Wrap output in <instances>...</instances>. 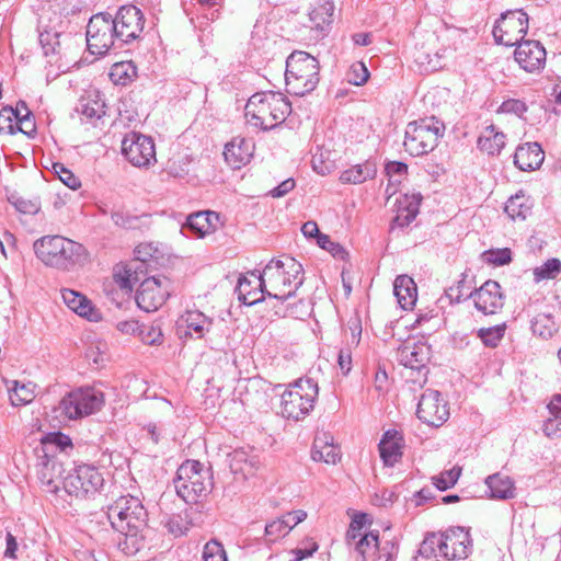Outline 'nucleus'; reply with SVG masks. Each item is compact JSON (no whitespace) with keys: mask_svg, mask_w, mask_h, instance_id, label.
Here are the masks:
<instances>
[{"mask_svg":"<svg viewBox=\"0 0 561 561\" xmlns=\"http://www.w3.org/2000/svg\"><path fill=\"white\" fill-rule=\"evenodd\" d=\"M112 528L124 538L118 541V548L128 556L136 554L145 539L148 513L138 497L127 495L116 500L107 512Z\"/></svg>","mask_w":561,"mask_h":561,"instance_id":"1","label":"nucleus"},{"mask_svg":"<svg viewBox=\"0 0 561 561\" xmlns=\"http://www.w3.org/2000/svg\"><path fill=\"white\" fill-rule=\"evenodd\" d=\"M33 249L41 262L60 271H73L89 261V252L83 244L59 234L37 239Z\"/></svg>","mask_w":561,"mask_h":561,"instance_id":"2","label":"nucleus"},{"mask_svg":"<svg viewBox=\"0 0 561 561\" xmlns=\"http://www.w3.org/2000/svg\"><path fill=\"white\" fill-rule=\"evenodd\" d=\"M244 111L249 123L267 131L285 122L291 113V103L280 92L262 91L250 96Z\"/></svg>","mask_w":561,"mask_h":561,"instance_id":"3","label":"nucleus"},{"mask_svg":"<svg viewBox=\"0 0 561 561\" xmlns=\"http://www.w3.org/2000/svg\"><path fill=\"white\" fill-rule=\"evenodd\" d=\"M320 81L319 60L304 50H294L286 59L287 92L296 96L311 93Z\"/></svg>","mask_w":561,"mask_h":561,"instance_id":"4","label":"nucleus"},{"mask_svg":"<svg viewBox=\"0 0 561 561\" xmlns=\"http://www.w3.org/2000/svg\"><path fill=\"white\" fill-rule=\"evenodd\" d=\"M178 495L186 503H197L213 489L211 467H205L194 459L185 460L176 470L173 479Z\"/></svg>","mask_w":561,"mask_h":561,"instance_id":"5","label":"nucleus"},{"mask_svg":"<svg viewBox=\"0 0 561 561\" xmlns=\"http://www.w3.org/2000/svg\"><path fill=\"white\" fill-rule=\"evenodd\" d=\"M445 134V124L435 116L410 122L404 133V150L412 157L433 151Z\"/></svg>","mask_w":561,"mask_h":561,"instance_id":"6","label":"nucleus"},{"mask_svg":"<svg viewBox=\"0 0 561 561\" xmlns=\"http://www.w3.org/2000/svg\"><path fill=\"white\" fill-rule=\"evenodd\" d=\"M318 394V383L312 378H299L282 394V415L295 421L304 420L313 410Z\"/></svg>","mask_w":561,"mask_h":561,"instance_id":"7","label":"nucleus"},{"mask_svg":"<svg viewBox=\"0 0 561 561\" xmlns=\"http://www.w3.org/2000/svg\"><path fill=\"white\" fill-rule=\"evenodd\" d=\"M105 403L104 393L93 387H83L66 393L55 412L68 420H78L99 412Z\"/></svg>","mask_w":561,"mask_h":561,"instance_id":"8","label":"nucleus"},{"mask_svg":"<svg viewBox=\"0 0 561 561\" xmlns=\"http://www.w3.org/2000/svg\"><path fill=\"white\" fill-rule=\"evenodd\" d=\"M116 32L111 13L100 12L92 15L85 32L89 51L92 55L105 56L111 48H122Z\"/></svg>","mask_w":561,"mask_h":561,"instance_id":"9","label":"nucleus"},{"mask_svg":"<svg viewBox=\"0 0 561 561\" xmlns=\"http://www.w3.org/2000/svg\"><path fill=\"white\" fill-rule=\"evenodd\" d=\"M528 32V14L522 9L501 14L493 26V37L497 44L517 46Z\"/></svg>","mask_w":561,"mask_h":561,"instance_id":"10","label":"nucleus"},{"mask_svg":"<svg viewBox=\"0 0 561 561\" xmlns=\"http://www.w3.org/2000/svg\"><path fill=\"white\" fill-rule=\"evenodd\" d=\"M65 491L76 497H89L96 494L104 484L99 469L91 465L77 466L62 482Z\"/></svg>","mask_w":561,"mask_h":561,"instance_id":"11","label":"nucleus"},{"mask_svg":"<svg viewBox=\"0 0 561 561\" xmlns=\"http://www.w3.org/2000/svg\"><path fill=\"white\" fill-rule=\"evenodd\" d=\"M284 263L282 260L272 259L261 271V275L264 276L265 283H268L271 290L267 289V297L273 299L272 307L275 308V314L285 317L287 314V308L284 304L291 297L295 296V289L286 290L287 279L283 271Z\"/></svg>","mask_w":561,"mask_h":561,"instance_id":"12","label":"nucleus"},{"mask_svg":"<svg viewBox=\"0 0 561 561\" xmlns=\"http://www.w3.org/2000/svg\"><path fill=\"white\" fill-rule=\"evenodd\" d=\"M170 296V279L165 276L144 278L136 291L137 306L146 312L158 310Z\"/></svg>","mask_w":561,"mask_h":561,"instance_id":"13","label":"nucleus"},{"mask_svg":"<svg viewBox=\"0 0 561 561\" xmlns=\"http://www.w3.org/2000/svg\"><path fill=\"white\" fill-rule=\"evenodd\" d=\"M113 25L117 30L118 45L124 46L140 37L144 31L145 16L136 5H123L113 16Z\"/></svg>","mask_w":561,"mask_h":561,"instance_id":"14","label":"nucleus"},{"mask_svg":"<svg viewBox=\"0 0 561 561\" xmlns=\"http://www.w3.org/2000/svg\"><path fill=\"white\" fill-rule=\"evenodd\" d=\"M122 153L135 167H147L156 161L152 138L136 131L127 134L122 140Z\"/></svg>","mask_w":561,"mask_h":561,"instance_id":"15","label":"nucleus"},{"mask_svg":"<svg viewBox=\"0 0 561 561\" xmlns=\"http://www.w3.org/2000/svg\"><path fill=\"white\" fill-rule=\"evenodd\" d=\"M431 348L425 343H405L397 351L399 364L416 373L414 382H425L428 374Z\"/></svg>","mask_w":561,"mask_h":561,"instance_id":"16","label":"nucleus"},{"mask_svg":"<svg viewBox=\"0 0 561 561\" xmlns=\"http://www.w3.org/2000/svg\"><path fill=\"white\" fill-rule=\"evenodd\" d=\"M416 415L423 423L438 427L449 416L448 403L438 390L426 389L419 400Z\"/></svg>","mask_w":561,"mask_h":561,"instance_id":"17","label":"nucleus"},{"mask_svg":"<svg viewBox=\"0 0 561 561\" xmlns=\"http://www.w3.org/2000/svg\"><path fill=\"white\" fill-rule=\"evenodd\" d=\"M149 244L138 245L136 249L137 257L115 272L114 279L122 289L130 291L137 283H141L144 278L148 277L147 261L148 256H151Z\"/></svg>","mask_w":561,"mask_h":561,"instance_id":"18","label":"nucleus"},{"mask_svg":"<svg viewBox=\"0 0 561 561\" xmlns=\"http://www.w3.org/2000/svg\"><path fill=\"white\" fill-rule=\"evenodd\" d=\"M439 556L446 560L466 559L470 553V534L462 527H451L437 534Z\"/></svg>","mask_w":561,"mask_h":561,"instance_id":"19","label":"nucleus"},{"mask_svg":"<svg viewBox=\"0 0 561 561\" xmlns=\"http://www.w3.org/2000/svg\"><path fill=\"white\" fill-rule=\"evenodd\" d=\"M466 297L473 300L477 310L483 314H495L504 307V293L501 285L488 279L479 288L470 290Z\"/></svg>","mask_w":561,"mask_h":561,"instance_id":"20","label":"nucleus"},{"mask_svg":"<svg viewBox=\"0 0 561 561\" xmlns=\"http://www.w3.org/2000/svg\"><path fill=\"white\" fill-rule=\"evenodd\" d=\"M546 49L538 41L526 39L519 43L514 51L516 62L527 72H535L546 64Z\"/></svg>","mask_w":561,"mask_h":561,"instance_id":"21","label":"nucleus"},{"mask_svg":"<svg viewBox=\"0 0 561 561\" xmlns=\"http://www.w3.org/2000/svg\"><path fill=\"white\" fill-rule=\"evenodd\" d=\"M250 275L255 278V286L245 276H241L238 280L237 293L239 300L245 306H253L263 302L267 297V288L264 276L261 275V271L254 270L250 272Z\"/></svg>","mask_w":561,"mask_h":561,"instance_id":"22","label":"nucleus"},{"mask_svg":"<svg viewBox=\"0 0 561 561\" xmlns=\"http://www.w3.org/2000/svg\"><path fill=\"white\" fill-rule=\"evenodd\" d=\"M422 202L421 193L402 194L394 203L397 215L392 219L391 228L394 226L408 227L417 216Z\"/></svg>","mask_w":561,"mask_h":561,"instance_id":"23","label":"nucleus"},{"mask_svg":"<svg viewBox=\"0 0 561 561\" xmlns=\"http://www.w3.org/2000/svg\"><path fill=\"white\" fill-rule=\"evenodd\" d=\"M545 152L538 142L519 145L514 153V164L520 171H534L541 167Z\"/></svg>","mask_w":561,"mask_h":561,"instance_id":"24","label":"nucleus"},{"mask_svg":"<svg viewBox=\"0 0 561 561\" xmlns=\"http://www.w3.org/2000/svg\"><path fill=\"white\" fill-rule=\"evenodd\" d=\"M402 442V434L397 430H388L383 433L378 449L385 466L392 467L400 461Z\"/></svg>","mask_w":561,"mask_h":561,"instance_id":"25","label":"nucleus"},{"mask_svg":"<svg viewBox=\"0 0 561 561\" xmlns=\"http://www.w3.org/2000/svg\"><path fill=\"white\" fill-rule=\"evenodd\" d=\"M61 297L67 307L78 316L89 321H99L101 319L100 311L92 305L84 295L73 289L64 288Z\"/></svg>","mask_w":561,"mask_h":561,"instance_id":"26","label":"nucleus"},{"mask_svg":"<svg viewBox=\"0 0 561 561\" xmlns=\"http://www.w3.org/2000/svg\"><path fill=\"white\" fill-rule=\"evenodd\" d=\"M311 458L314 461H323L335 465L340 459V449L334 445V438L329 433L317 434L311 448Z\"/></svg>","mask_w":561,"mask_h":561,"instance_id":"27","label":"nucleus"},{"mask_svg":"<svg viewBox=\"0 0 561 561\" xmlns=\"http://www.w3.org/2000/svg\"><path fill=\"white\" fill-rule=\"evenodd\" d=\"M211 323L213 321L201 311H187L179 321L178 333L180 336L195 335L201 339L209 330Z\"/></svg>","mask_w":561,"mask_h":561,"instance_id":"28","label":"nucleus"},{"mask_svg":"<svg viewBox=\"0 0 561 561\" xmlns=\"http://www.w3.org/2000/svg\"><path fill=\"white\" fill-rule=\"evenodd\" d=\"M252 144L245 138H233L225 146L224 157L226 162L233 169H240L247 164L252 157Z\"/></svg>","mask_w":561,"mask_h":561,"instance_id":"29","label":"nucleus"},{"mask_svg":"<svg viewBox=\"0 0 561 561\" xmlns=\"http://www.w3.org/2000/svg\"><path fill=\"white\" fill-rule=\"evenodd\" d=\"M333 13L334 4L332 1L317 0L309 11V21L311 22V27L324 36L333 21Z\"/></svg>","mask_w":561,"mask_h":561,"instance_id":"30","label":"nucleus"},{"mask_svg":"<svg viewBox=\"0 0 561 561\" xmlns=\"http://www.w3.org/2000/svg\"><path fill=\"white\" fill-rule=\"evenodd\" d=\"M377 174V162L375 159H367L363 163L354 164L340 174L343 184H362L375 179Z\"/></svg>","mask_w":561,"mask_h":561,"instance_id":"31","label":"nucleus"},{"mask_svg":"<svg viewBox=\"0 0 561 561\" xmlns=\"http://www.w3.org/2000/svg\"><path fill=\"white\" fill-rule=\"evenodd\" d=\"M506 135L499 131L494 125H489L478 137L477 147L481 152L488 156H499L505 147Z\"/></svg>","mask_w":561,"mask_h":561,"instance_id":"32","label":"nucleus"},{"mask_svg":"<svg viewBox=\"0 0 561 561\" xmlns=\"http://www.w3.org/2000/svg\"><path fill=\"white\" fill-rule=\"evenodd\" d=\"M393 294L402 309H412L417 298V289L413 278L408 275L398 276L393 283Z\"/></svg>","mask_w":561,"mask_h":561,"instance_id":"33","label":"nucleus"},{"mask_svg":"<svg viewBox=\"0 0 561 561\" xmlns=\"http://www.w3.org/2000/svg\"><path fill=\"white\" fill-rule=\"evenodd\" d=\"M259 463V457L253 450L248 451L243 448H239L230 454L231 471L233 473H241L245 478L254 474Z\"/></svg>","mask_w":561,"mask_h":561,"instance_id":"34","label":"nucleus"},{"mask_svg":"<svg viewBox=\"0 0 561 561\" xmlns=\"http://www.w3.org/2000/svg\"><path fill=\"white\" fill-rule=\"evenodd\" d=\"M214 217L215 220L220 219L216 211H196L186 217L185 224L181 227V232L187 236V231L196 238H203L209 233V224L207 222L208 217Z\"/></svg>","mask_w":561,"mask_h":561,"instance_id":"35","label":"nucleus"},{"mask_svg":"<svg viewBox=\"0 0 561 561\" xmlns=\"http://www.w3.org/2000/svg\"><path fill=\"white\" fill-rule=\"evenodd\" d=\"M529 322L531 333L546 341L551 339L559 329L554 314L548 310L534 314Z\"/></svg>","mask_w":561,"mask_h":561,"instance_id":"36","label":"nucleus"},{"mask_svg":"<svg viewBox=\"0 0 561 561\" xmlns=\"http://www.w3.org/2000/svg\"><path fill=\"white\" fill-rule=\"evenodd\" d=\"M485 484L492 499L508 500L515 496L514 482L510 477L494 473L485 479Z\"/></svg>","mask_w":561,"mask_h":561,"instance_id":"37","label":"nucleus"},{"mask_svg":"<svg viewBox=\"0 0 561 561\" xmlns=\"http://www.w3.org/2000/svg\"><path fill=\"white\" fill-rule=\"evenodd\" d=\"M504 211L513 220H525L531 214V203L523 193H517L508 198Z\"/></svg>","mask_w":561,"mask_h":561,"instance_id":"38","label":"nucleus"},{"mask_svg":"<svg viewBox=\"0 0 561 561\" xmlns=\"http://www.w3.org/2000/svg\"><path fill=\"white\" fill-rule=\"evenodd\" d=\"M110 79L116 85H127L137 77V67L133 61L115 62L110 69Z\"/></svg>","mask_w":561,"mask_h":561,"instance_id":"39","label":"nucleus"},{"mask_svg":"<svg viewBox=\"0 0 561 561\" xmlns=\"http://www.w3.org/2000/svg\"><path fill=\"white\" fill-rule=\"evenodd\" d=\"M282 261L284 263L283 271L286 275L287 286L289 289H295L296 293L305 282L302 264L291 256H285Z\"/></svg>","mask_w":561,"mask_h":561,"instance_id":"40","label":"nucleus"},{"mask_svg":"<svg viewBox=\"0 0 561 561\" xmlns=\"http://www.w3.org/2000/svg\"><path fill=\"white\" fill-rule=\"evenodd\" d=\"M54 472H61V463L47 459L38 473V478L45 490L49 493H57L59 491V482L53 478Z\"/></svg>","mask_w":561,"mask_h":561,"instance_id":"41","label":"nucleus"},{"mask_svg":"<svg viewBox=\"0 0 561 561\" xmlns=\"http://www.w3.org/2000/svg\"><path fill=\"white\" fill-rule=\"evenodd\" d=\"M506 331V323L496 324L490 328H480L477 331L478 337L486 347H496L503 340Z\"/></svg>","mask_w":561,"mask_h":561,"instance_id":"42","label":"nucleus"},{"mask_svg":"<svg viewBox=\"0 0 561 561\" xmlns=\"http://www.w3.org/2000/svg\"><path fill=\"white\" fill-rule=\"evenodd\" d=\"M378 540V531H365L364 536L355 540L353 548L362 557V561H367V554L377 551Z\"/></svg>","mask_w":561,"mask_h":561,"instance_id":"43","label":"nucleus"},{"mask_svg":"<svg viewBox=\"0 0 561 561\" xmlns=\"http://www.w3.org/2000/svg\"><path fill=\"white\" fill-rule=\"evenodd\" d=\"M561 273V261L557 257L547 260L542 265L534 268V282L554 279Z\"/></svg>","mask_w":561,"mask_h":561,"instance_id":"44","label":"nucleus"},{"mask_svg":"<svg viewBox=\"0 0 561 561\" xmlns=\"http://www.w3.org/2000/svg\"><path fill=\"white\" fill-rule=\"evenodd\" d=\"M438 554L439 541L437 539V534L428 533L420 543L417 554L414 557V561H420V558L430 560L432 558H436Z\"/></svg>","mask_w":561,"mask_h":561,"instance_id":"45","label":"nucleus"},{"mask_svg":"<svg viewBox=\"0 0 561 561\" xmlns=\"http://www.w3.org/2000/svg\"><path fill=\"white\" fill-rule=\"evenodd\" d=\"M148 215L136 216L124 211H113L111 218L113 222L124 229H140L142 227V220L147 219Z\"/></svg>","mask_w":561,"mask_h":561,"instance_id":"46","label":"nucleus"},{"mask_svg":"<svg viewBox=\"0 0 561 561\" xmlns=\"http://www.w3.org/2000/svg\"><path fill=\"white\" fill-rule=\"evenodd\" d=\"M460 474L461 468L454 467L450 470L443 471L438 476H434L432 482L438 491H446L457 483Z\"/></svg>","mask_w":561,"mask_h":561,"instance_id":"47","label":"nucleus"},{"mask_svg":"<svg viewBox=\"0 0 561 561\" xmlns=\"http://www.w3.org/2000/svg\"><path fill=\"white\" fill-rule=\"evenodd\" d=\"M385 172L389 178V184L386 192L390 194V187L392 183H400V178L408 174V164L401 161H390L385 167ZM396 190L391 192L394 194Z\"/></svg>","mask_w":561,"mask_h":561,"instance_id":"48","label":"nucleus"},{"mask_svg":"<svg viewBox=\"0 0 561 561\" xmlns=\"http://www.w3.org/2000/svg\"><path fill=\"white\" fill-rule=\"evenodd\" d=\"M369 71L366 65L362 61H356L351 65L350 69L346 72V80L348 83L353 85H363L369 79Z\"/></svg>","mask_w":561,"mask_h":561,"instance_id":"49","label":"nucleus"},{"mask_svg":"<svg viewBox=\"0 0 561 561\" xmlns=\"http://www.w3.org/2000/svg\"><path fill=\"white\" fill-rule=\"evenodd\" d=\"M287 534H289V526L280 518L267 523L264 528L266 542H275L277 539L285 537Z\"/></svg>","mask_w":561,"mask_h":561,"instance_id":"50","label":"nucleus"},{"mask_svg":"<svg viewBox=\"0 0 561 561\" xmlns=\"http://www.w3.org/2000/svg\"><path fill=\"white\" fill-rule=\"evenodd\" d=\"M34 398L33 390L26 385H20L14 381V387L10 390V401L12 405L20 407L30 403Z\"/></svg>","mask_w":561,"mask_h":561,"instance_id":"51","label":"nucleus"},{"mask_svg":"<svg viewBox=\"0 0 561 561\" xmlns=\"http://www.w3.org/2000/svg\"><path fill=\"white\" fill-rule=\"evenodd\" d=\"M53 171L58 175L59 180L69 188L77 190L81 186V182L78 176H76L69 169H67L62 163L55 162L53 163Z\"/></svg>","mask_w":561,"mask_h":561,"instance_id":"52","label":"nucleus"},{"mask_svg":"<svg viewBox=\"0 0 561 561\" xmlns=\"http://www.w3.org/2000/svg\"><path fill=\"white\" fill-rule=\"evenodd\" d=\"M321 249L327 250L332 254L333 257L339 260H345L348 255L347 251L337 242L331 240L328 234L319 236V240L317 243Z\"/></svg>","mask_w":561,"mask_h":561,"instance_id":"53","label":"nucleus"},{"mask_svg":"<svg viewBox=\"0 0 561 561\" xmlns=\"http://www.w3.org/2000/svg\"><path fill=\"white\" fill-rule=\"evenodd\" d=\"M204 561H227L226 551L221 543L216 540L208 541L203 550Z\"/></svg>","mask_w":561,"mask_h":561,"instance_id":"54","label":"nucleus"},{"mask_svg":"<svg viewBox=\"0 0 561 561\" xmlns=\"http://www.w3.org/2000/svg\"><path fill=\"white\" fill-rule=\"evenodd\" d=\"M484 255L486 261L495 266H503L512 261V251L508 248L489 250Z\"/></svg>","mask_w":561,"mask_h":561,"instance_id":"55","label":"nucleus"},{"mask_svg":"<svg viewBox=\"0 0 561 561\" xmlns=\"http://www.w3.org/2000/svg\"><path fill=\"white\" fill-rule=\"evenodd\" d=\"M552 417L546 420L542 424V432L549 438L561 437V413H551Z\"/></svg>","mask_w":561,"mask_h":561,"instance_id":"56","label":"nucleus"},{"mask_svg":"<svg viewBox=\"0 0 561 561\" xmlns=\"http://www.w3.org/2000/svg\"><path fill=\"white\" fill-rule=\"evenodd\" d=\"M13 115H15L14 108L11 106H4L0 111V134L7 133L10 135L16 134V129L13 123Z\"/></svg>","mask_w":561,"mask_h":561,"instance_id":"57","label":"nucleus"},{"mask_svg":"<svg viewBox=\"0 0 561 561\" xmlns=\"http://www.w3.org/2000/svg\"><path fill=\"white\" fill-rule=\"evenodd\" d=\"M527 110H528V107H527L526 103L524 101L517 100V99H508V100L502 102V104L499 107L500 113L515 114L519 117L525 112H527Z\"/></svg>","mask_w":561,"mask_h":561,"instance_id":"58","label":"nucleus"},{"mask_svg":"<svg viewBox=\"0 0 561 561\" xmlns=\"http://www.w3.org/2000/svg\"><path fill=\"white\" fill-rule=\"evenodd\" d=\"M45 445H54L60 451H64L67 447H72L70 437L61 432L49 433L44 439Z\"/></svg>","mask_w":561,"mask_h":561,"instance_id":"59","label":"nucleus"},{"mask_svg":"<svg viewBox=\"0 0 561 561\" xmlns=\"http://www.w3.org/2000/svg\"><path fill=\"white\" fill-rule=\"evenodd\" d=\"M32 112L27 111L22 118H19V125L15 126L16 133H22L28 138H34L36 135V125L32 119Z\"/></svg>","mask_w":561,"mask_h":561,"instance_id":"60","label":"nucleus"},{"mask_svg":"<svg viewBox=\"0 0 561 561\" xmlns=\"http://www.w3.org/2000/svg\"><path fill=\"white\" fill-rule=\"evenodd\" d=\"M376 552H378L377 561H394L398 552V543L393 540H387L381 547L378 545Z\"/></svg>","mask_w":561,"mask_h":561,"instance_id":"61","label":"nucleus"},{"mask_svg":"<svg viewBox=\"0 0 561 561\" xmlns=\"http://www.w3.org/2000/svg\"><path fill=\"white\" fill-rule=\"evenodd\" d=\"M141 340L149 345H157L162 343V333L159 328L145 327L139 329Z\"/></svg>","mask_w":561,"mask_h":561,"instance_id":"62","label":"nucleus"},{"mask_svg":"<svg viewBox=\"0 0 561 561\" xmlns=\"http://www.w3.org/2000/svg\"><path fill=\"white\" fill-rule=\"evenodd\" d=\"M466 277L467 275L462 273L461 279H459L455 286H451L446 290V296L450 299V302L459 304L460 301L469 298L466 297L468 293L460 290V285L466 282Z\"/></svg>","mask_w":561,"mask_h":561,"instance_id":"63","label":"nucleus"},{"mask_svg":"<svg viewBox=\"0 0 561 561\" xmlns=\"http://www.w3.org/2000/svg\"><path fill=\"white\" fill-rule=\"evenodd\" d=\"M13 205L16 208V210L22 214L33 215L39 210V206L37 203L21 197L16 198L13 202Z\"/></svg>","mask_w":561,"mask_h":561,"instance_id":"64","label":"nucleus"}]
</instances>
